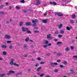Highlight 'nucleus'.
Returning a JSON list of instances; mask_svg holds the SVG:
<instances>
[{"instance_id": "nucleus-39", "label": "nucleus", "mask_w": 77, "mask_h": 77, "mask_svg": "<svg viewBox=\"0 0 77 77\" xmlns=\"http://www.w3.org/2000/svg\"><path fill=\"white\" fill-rule=\"evenodd\" d=\"M16 8L17 9H20V8L19 7H16Z\"/></svg>"}, {"instance_id": "nucleus-36", "label": "nucleus", "mask_w": 77, "mask_h": 77, "mask_svg": "<svg viewBox=\"0 0 77 77\" xmlns=\"http://www.w3.org/2000/svg\"><path fill=\"white\" fill-rule=\"evenodd\" d=\"M25 1L24 0H22L20 1V2H21V3H25Z\"/></svg>"}, {"instance_id": "nucleus-13", "label": "nucleus", "mask_w": 77, "mask_h": 77, "mask_svg": "<svg viewBox=\"0 0 77 77\" xmlns=\"http://www.w3.org/2000/svg\"><path fill=\"white\" fill-rule=\"evenodd\" d=\"M70 71L72 72V73H69V74H73L74 73V72L73 70H70Z\"/></svg>"}, {"instance_id": "nucleus-27", "label": "nucleus", "mask_w": 77, "mask_h": 77, "mask_svg": "<svg viewBox=\"0 0 77 77\" xmlns=\"http://www.w3.org/2000/svg\"><path fill=\"white\" fill-rule=\"evenodd\" d=\"M66 29L67 30H70V29L68 26H67Z\"/></svg>"}, {"instance_id": "nucleus-41", "label": "nucleus", "mask_w": 77, "mask_h": 77, "mask_svg": "<svg viewBox=\"0 0 77 77\" xmlns=\"http://www.w3.org/2000/svg\"><path fill=\"white\" fill-rule=\"evenodd\" d=\"M74 46H71L70 47V48L71 49H72V50L74 49Z\"/></svg>"}, {"instance_id": "nucleus-6", "label": "nucleus", "mask_w": 77, "mask_h": 77, "mask_svg": "<svg viewBox=\"0 0 77 77\" xmlns=\"http://www.w3.org/2000/svg\"><path fill=\"white\" fill-rule=\"evenodd\" d=\"M41 4V2L39 1H38L36 2L35 4L36 5H38L40 4Z\"/></svg>"}, {"instance_id": "nucleus-43", "label": "nucleus", "mask_w": 77, "mask_h": 77, "mask_svg": "<svg viewBox=\"0 0 77 77\" xmlns=\"http://www.w3.org/2000/svg\"><path fill=\"white\" fill-rule=\"evenodd\" d=\"M62 37V35H58V37L60 38Z\"/></svg>"}, {"instance_id": "nucleus-52", "label": "nucleus", "mask_w": 77, "mask_h": 77, "mask_svg": "<svg viewBox=\"0 0 77 77\" xmlns=\"http://www.w3.org/2000/svg\"><path fill=\"white\" fill-rule=\"evenodd\" d=\"M0 14H4V11H1L0 13Z\"/></svg>"}, {"instance_id": "nucleus-53", "label": "nucleus", "mask_w": 77, "mask_h": 77, "mask_svg": "<svg viewBox=\"0 0 77 77\" xmlns=\"http://www.w3.org/2000/svg\"><path fill=\"white\" fill-rule=\"evenodd\" d=\"M37 60H41V58L38 57V58H37Z\"/></svg>"}, {"instance_id": "nucleus-63", "label": "nucleus", "mask_w": 77, "mask_h": 77, "mask_svg": "<svg viewBox=\"0 0 77 77\" xmlns=\"http://www.w3.org/2000/svg\"><path fill=\"white\" fill-rule=\"evenodd\" d=\"M57 40H58L57 39H54V41L55 42H57Z\"/></svg>"}, {"instance_id": "nucleus-24", "label": "nucleus", "mask_w": 77, "mask_h": 77, "mask_svg": "<svg viewBox=\"0 0 77 77\" xmlns=\"http://www.w3.org/2000/svg\"><path fill=\"white\" fill-rule=\"evenodd\" d=\"M9 72H10L11 73H15V72L14 71H13L12 70H10L9 71Z\"/></svg>"}, {"instance_id": "nucleus-16", "label": "nucleus", "mask_w": 77, "mask_h": 77, "mask_svg": "<svg viewBox=\"0 0 77 77\" xmlns=\"http://www.w3.org/2000/svg\"><path fill=\"white\" fill-rule=\"evenodd\" d=\"M29 40V38L26 37V38L25 39V41L26 42H28Z\"/></svg>"}, {"instance_id": "nucleus-57", "label": "nucleus", "mask_w": 77, "mask_h": 77, "mask_svg": "<svg viewBox=\"0 0 77 77\" xmlns=\"http://www.w3.org/2000/svg\"><path fill=\"white\" fill-rule=\"evenodd\" d=\"M50 54V53H48L46 54V55H47V56H49Z\"/></svg>"}, {"instance_id": "nucleus-14", "label": "nucleus", "mask_w": 77, "mask_h": 77, "mask_svg": "<svg viewBox=\"0 0 77 77\" xmlns=\"http://www.w3.org/2000/svg\"><path fill=\"white\" fill-rule=\"evenodd\" d=\"M5 6L4 5H1L0 6V9H2Z\"/></svg>"}, {"instance_id": "nucleus-58", "label": "nucleus", "mask_w": 77, "mask_h": 77, "mask_svg": "<svg viewBox=\"0 0 77 77\" xmlns=\"http://www.w3.org/2000/svg\"><path fill=\"white\" fill-rule=\"evenodd\" d=\"M54 63L55 65H58V63Z\"/></svg>"}, {"instance_id": "nucleus-40", "label": "nucleus", "mask_w": 77, "mask_h": 77, "mask_svg": "<svg viewBox=\"0 0 77 77\" xmlns=\"http://www.w3.org/2000/svg\"><path fill=\"white\" fill-rule=\"evenodd\" d=\"M33 27H36L37 26V25L35 24H34L33 25Z\"/></svg>"}, {"instance_id": "nucleus-12", "label": "nucleus", "mask_w": 77, "mask_h": 77, "mask_svg": "<svg viewBox=\"0 0 77 77\" xmlns=\"http://www.w3.org/2000/svg\"><path fill=\"white\" fill-rule=\"evenodd\" d=\"M65 50L66 51H68L69 50V48L68 47H67L65 48Z\"/></svg>"}, {"instance_id": "nucleus-4", "label": "nucleus", "mask_w": 77, "mask_h": 77, "mask_svg": "<svg viewBox=\"0 0 77 77\" xmlns=\"http://www.w3.org/2000/svg\"><path fill=\"white\" fill-rule=\"evenodd\" d=\"M50 4L51 5H54L55 6L57 5V3L56 2H50Z\"/></svg>"}, {"instance_id": "nucleus-34", "label": "nucleus", "mask_w": 77, "mask_h": 77, "mask_svg": "<svg viewBox=\"0 0 77 77\" xmlns=\"http://www.w3.org/2000/svg\"><path fill=\"white\" fill-rule=\"evenodd\" d=\"M11 74V73L9 71L7 74V75L9 76Z\"/></svg>"}, {"instance_id": "nucleus-3", "label": "nucleus", "mask_w": 77, "mask_h": 77, "mask_svg": "<svg viewBox=\"0 0 77 77\" xmlns=\"http://www.w3.org/2000/svg\"><path fill=\"white\" fill-rule=\"evenodd\" d=\"M38 20H37L36 19H35L34 20H33L32 21V23H38Z\"/></svg>"}, {"instance_id": "nucleus-18", "label": "nucleus", "mask_w": 77, "mask_h": 77, "mask_svg": "<svg viewBox=\"0 0 77 77\" xmlns=\"http://www.w3.org/2000/svg\"><path fill=\"white\" fill-rule=\"evenodd\" d=\"M72 19H75V18L76 16L75 15H72Z\"/></svg>"}, {"instance_id": "nucleus-17", "label": "nucleus", "mask_w": 77, "mask_h": 77, "mask_svg": "<svg viewBox=\"0 0 77 77\" xmlns=\"http://www.w3.org/2000/svg\"><path fill=\"white\" fill-rule=\"evenodd\" d=\"M5 74H2L0 75V77H3L5 75Z\"/></svg>"}, {"instance_id": "nucleus-51", "label": "nucleus", "mask_w": 77, "mask_h": 77, "mask_svg": "<svg viewBox=\"0 0 77 77\" xmlns=\"http://www.w3.org/2000/svg\"><path fill=\"white\" fill-rule=\"evenodd\" d=\"M39 64L38 63H36V64H35V66L36 67H37V66H39Z\"/></svg>"}, {"instance_id": "nucleus-54", "label": "nucleus", "mask_w": 77, "mask_h": 77, "mask_svg": "<svg viewBox=\"0 0 77 77\" xmlns=\"http://www.w3.org/2000/svg\"><path fill=\"white\" fill-rule=\"evenodd\" d=\"M55 15H58V13H54Z\"/></svg>"}, {"instance_id": "nucleus-20", "label": "nucleus", "mask_w": 77, "mask_h": 77, "mask_svg": "<svg viewBox=\"0 0 77 77\" xmlns=\"http://www.w3.org/2000/svg\"><path fill=\"white\" fill-rule=\"evenodd\" d=\"M63 26V24H60L59 26V29H60L61 27H62Z\"/></svg>"}, {"instance_id": "nucleus-19", "label": "nucleus", "mask_w": 77, "mask_h": 77, "mask_svg": "<svg viewBox=\"0 0 77 77\" xmlns=\"http://www.w3.org/2000/svg\"><path fill=\"white\" fill-rule=\"evenodd\" d=\"M44 43L45 44H48V40L45 41Z\"/></svg>"}, {"instance_id": "nucleus-10", "label": "nucleus", "mask_w": 77, "mask_h": 77, "mask_svg": "<svg viewBox=\"0 0 77 77\" xmlns=\"http://www.w3.org/2000/svg\"><path fill=\"white\" fill-rule=\"evenodd\" d=\"M48 19L47 20H42L43 23H46L47 22Z\"/></svg>"}, {"instance_id": "nucleus-50", "label": "nucleus", "mask_w": 77, "mask_h": 77, "mask_svg": "<svg viewBox=\"0 0 77 77\" xmlns=\"http://www.w3.org/2000/svg\"><path fill=\"white\" fill-rule=\"evenodd\" d=\"M45 74H41L40 75V76L41 77H42Z\"/></svg>"}, {"instance_id": "nucleus-55", "label": "nucleus", "mask_w": 77, "mask_h": 77, "mask_svg": "<svg viewBox=\"0 0 77 77\" xmlns=\"http://www.w3.org/2000/svg\"><path fill=\"white\" fill-rule=\"evenodd\" d=\"M54 71L55 72H57L58 71V70L57 69H55V70H54Z\"/></svg>"}, {"instance_id": "nucleus-23", "label": "nucleus", "mask_w": 77, "mask_h": 77, "mask_svg": "<svg viewBox=\"0 0 77 77\" xmlns=\"http://www.w3.org/2000/svg\"><path fill=\"white\" fill-rule=\"evenodd\" d=\"M2 54H3L5 56H6L7 54V53L5 51L2 52Z\"/></svg>"}, {"instance_id": "nucleus-47", "label": "nucleus", "mask_w": 77, "mask_h": 77, "mask_svg": "<svg viewBox=\"0 0 77 77\" xmlns=\"http://www.w3.org/2000/svg\"><path fill=\"white\" fill-rule=\"evenodd\" d=\"M39 31H37V30L34 31V33H39Z\"/></svg>"}, {"instance_id": "nucleus-62", "label": "nucleus", "mask_w": 77, "mask_h": 77, "mask_svg": "<svg viewBox=\"0 0 77 77\" xmlns=\"http://www.w3.org/2000/svg\"><path fill=\"white\" fill-rule=\"evenodd\" d=\"M12 7L11 6L9 7V9H10V10L11 9H12Z\"/></svg>"}, {"instance_id": "nucleus-49", "label": "nucleus", "mask_w": 77, "mask_h": 77, "mask_svg": "<svg viewBox=\"0 0 77 77\" xmlns=\"http://www.w3.org/2000/svg\"><path fill=\"white\" fill-rule=\"evenodd\" d=\"M28 56V55L26 54V55H24V57H26Z\"/></svg>"}, {"instance_id": "nucleus-7", "label": "nucleus", "mask_w": 77, "mask_h": 77, "mask_svg": "<svg viewBox=\"0 0 77 77\" xmlns=\"http://www.w3.org/2000/svg\"><path fill=\"white\" fill-rule=\"evenodd\" d=\"M63 15V14L62 13L59 12L58 13L57 16L59 17H62Z\"/></svg>"}, {"instance_id": "nucleus-42", "label": "nucleus", "mask_w": 77, "mask_h": 77, "mask_svg": "<svg viewBox=\"0 0 77 77\" xmlns=\"http://www.w3.org/2000/svg\"><path fill=\"white\" fill-rule=\"evenodd\" d=\"M59 66L61 68H63L64 67L63 66V65H60Z\"/></svg>"}, {"instance_id": "nucleus-25", "label": "nucleus", "mask_w": 77, "mask_h": 77, "mask_svg": "<svg viewBox=\"0 0 77 77\" xmlns=\"http://www.w3.org/2000/svg\"><path fill=\"white\" fill-rule=\"evenodd\" d=\"M27 32L28 33H31L32 32L30 30H27Z\"/></svg>"}, {"instance_id": "nucleus-37", "label": "nucleus", "mask_w": 77, "mask_h": 77, "mask_svg": "<svg viewBox=\"0 0 77 77\" xmlns=\"http://www.w3.org/2000/svg\"><path fill=\"white\" fill-rule=\"evenodd\" d=\"M38 29V27H35L34 28H33V30H35Z\"/></svg>"}, {"instance_id": "nucleus-9", "label": "nucleus", "mask_w": 77, "mask_h": 77, "mask_svg": "<svg viewBox=\"0 0 77 77\" xmlns=\"http://www.w3.org/2000/svg\"><path fill=\"white\" fill-rule=\"evenodd\" d=\"M42 68V66H40V67H38L37 69V71H38V72H39L40 71V70H41Z\"/></svg>"}, {"instance_id": "nucleus-11", "label": "nucleus", "mask_w": 77, "mask_h": 77, "mask_svg": "<svg viewBox=\"0 0 77 77\" xmlns=\"http://www.w3.org/2000/svg\"><path fill=\"white\" fill-rule=\"evenodd\" d=\"M51 37V34H48L47 36V38L48 39L49 38Z\"/></svg>"}, {"instance_id": "nucleus-60", "label": "nucleus", "mask_w": 77, "mask_h": 77, "mask_svg": "<svg viewBox=\"0 0 77 77\" xmlns=\"http://www.w3.org/2000/svg\"><path fill=\"white\" fill-rule=\"evenodd\" d=\"M9 21H6V24H9Z\"/></svg>"}, {"instance_id": "nucleus-46", "label": "nucleus", "mask_w": 77, "mask_h": 77, "mask_svg": "<svg viewBox=\"0 0 77 77\" xmlns=\"http://www.w3.org/2000/svg\"><path fill=\"white\" fill-rule=\"evenodd\" d=\"M23 74L21 72H20V73H18L17 74L20 75H22V74Z\"/></svg>"}, {"instance_id": "nucleus-59", "label": "nucleus", "mask_w": 77, "mask_h": 77, "mask_svg": "<svg viewBox=\"0 0 77 77\" xmlns=\"http://www.w3.org/2000/svg\"><path fill=\"white\" fill-rule=\"evenodd\" d=\"M5 4L7 5H9V3L8 2H6L5 3Z\"/></svg>"}, {"instance_id": "nucleus-48", "label": "nucleus", "mask_w": 77, "mask_h": 77, "mask_svg": "<svg viewBox=\"0 0 77 77\" xmlns=\"http://www.w3.org/2000/svg\"><path fill=\"white\" fill-rule=\"evenodd\" d=\"M43 47L44 48H46L47 47H48L47 45H45L43 46Z\"/></svg>"}, {"instance_id": "nucleus-33", "label": "nucleus", "mask_w": 77, "mask_h": 77, "mask_svg": "<svg viewBox=\"0 0 77 77\" xmlns=\"http://www.w3.org/2000/svg\"><path fill=\"white\" fill-rule=\"evenodd\" d=\"M54 33L56 34H58L59 33V32L58 31H55Z\"/></svg>"}, {"instance_id": "nucleus-5", "label": "nucleus", "mask_w": 77, "mask_h": 77, "mask_svg": "<svg viewBox=\"0 0 77 77\" xmlns=\"http://www.w3.org/2000/svg\"><path fill=\"white\" fill-rule=\"evenodd\" d=\"M26 24L27 26H31L32 23L31 22H26Z\"/></svg>"}, {"instance_id": "nucleus-29", "label": "nucleus", "mask_w": 77, "mask_h": 77, "mask_svg": "<svg viewBox=\"0 0 77 77\" xmlns=\"http://www.w3.org/2000/svg\"><path fill=\"white\" fill-rule=\"evenodd\" d=\"M62 42H58L57 43V45H58L59 44H62Z\"/></svg>"}, {"instance_id": "nucleus-32", "label": "nucleus", "mask_w": 77, "mask_h": 77, "mask_svg": "<svg viewBox=\"0 0 77 77\" xmlns=\"http://www.w3.org/2000/svg\"><path fill=\"white\" fill-rule=\"evenodd\" d=\"M14 65H15L16 66H17L18 67L19 66V65L18 64H17L16 63H14Z\"/></svg>"}, {"instance_id": "nucleus-56", "label": "nucleus", "mask_w": 77, "mask_h": 77, "mask_svg": "<svg viewBox=\"0 0 77 77\" xmlns=\"http://www.w3.org/2000/svg\"><path fill=\"white\" fill-rule=\"evenodd\" d=\"M27 11V10H24L23 11V12H24V13H25V12H26Z\"/></svg>"}, {"instance_id": "nucleus-30", "label": "nucleus", "mask_w": 77, "mask_h": 77, "mask_svg": "<svg viewBox=\"0 0 77 77\" xmlns=\"http://www.w3.org/2000/svg\"><path fill=\"white\" fill-rule=\"evenodd\" d=\"M63 63L64 65H66L67 64V62L66 61H64L63 62Z\"/></svg>"}, {"instance_id": "nucleus-8", "label": "nucleus", "mask_w": 77, "mask_h": 77, "mask_svg": "<svg viewBox=\"0 0 77 77\" xmlns=\"http://www.w3.org/2000/svg\"><path fill=\"white\" fill-rule=\"evenodd\" d=\"M11 61L10 63L11 65H13V64L14 63L13 59H11Z\"/></svg>"}, {"instance_id": "nucleus-21", "label": "nucleus", "mask_w": 77, "mask_h": 77, "mask_svg": "<svg viewBox=\"0 0 77 77\" xmlns=\"http://www.w3.org/2000/svg\"><path fill=\"white\" fill-rule=\"evenodd\" d=\"M19 24H20V26H23V23L22 22H20Z\"/></svg>"}, {"instance_id": "nucleus-15", "label": "nucleus", "mask_w": 77, "mask_h": 77, "mask_svg": "<svg viewBox=\"0 0 77 77\" xmlns=\"http://www.w3.org/2000/svg\"><path fill=\"white\" fill-rule=\"evenodd\" d=\"M50 64L52 65V66L53 67H54V63H52V62H51L50 63Z\"/></svg>"}, {"instance_id": "nucleus-2", "label": "nucleus", "mask_w": 77, "mask_h": 77, "mask_svg": "<svg viewBox=\"0 0 77 77\" xmlns=\"http://www.w3.org/2000/svg\"><path fill=\"white\" fill-rule=\"evenodd\" d=\"M5 38L7 39H10L11 37V36L9 35H5Z\"/></svg>"}, {"instance_id": "nucleus-38", "label": "nucleus", "mask_w": 77, "mask_h": 77, "mask_svg": "<svg viewBox=\"0 0 77 77\" xmlns=\"http://www.w3.org/2000/svg\"><path fill=\"white\" fill-rule=\"evenodd\" d=\"M73 57L75 58L76 59H77V56H73Z\"/></svg>"}, {"instance_id": "nucleus-45", "label": "nucleus", "mask_w": 77, "mask_h": 77, "mask_svg": "<svg viewBox=\"0 0 77 77\" xmlns=\"http://www.w3.org/2000/svg\"><path fill=\"white\" fill-rule=\"evenodd\" d=\"M45 63V62H40V64H44Z\"/></svg>"}, {"instance_id": "nucleus-61", "label": "nucleus", "mask_w": 77, "mask_h": 77, "mask_svg": "<svg viewBox=\"0 0 77 77\" xmlns=\"http://www.w3.org/2000/svg\"><path fill=\"white\" fill-rule=\"evenodd\" d=\"M11 42V41H7V42L8 43H10Z\"/></svg>"}, {"instance_id": "nucleus-1", "label": "nucleus", "mask_w": 77, "mask_h": 77, "mask_svg": "<svg viewBox=\"0 0 77 77\" xmlns=\"http://www.w3.org/2000/svg\"><path fill=\"white\" fill-rule=\"evenodd\" d=\"M21 29L22 30V31L23 32H25L26 31V30H29V28H25L23 26H22V27Z\"/></svg>"}, {"instance_id": "nucleus-44", "label": "nucleus", "mask_w": 77, "mask_h": 77, "mask_svg": "<svg viewBox=\"0 0 77 77\" xmlns=\"http://www.w3.org/2000/svg\"><path fill=\"white\" fill-rule=\"evenodd\" d=\"M57 62H58V63H60L61 62V61L60 60H58L57 61Z\"/></svg>"}, {"instance_id": "nucleus-28", "label": "nucleus", "mask_w": 77, "mask_h": 77, "mask_svg": "<svg viewBox=\"0 0 77 77\" xmlns=\"http://www.w3.org/2000/svg\"><path fill=\"white\" fill-rule=\"evenodd\" d=\"M60 33L61 34L64 33V31L62 30H60Z\"/></svg>"}, {"instance_id": "nucleus-31", "label": "nucleus", "mask_w": 77, "mask_h": 77, "mask_svg": "<svg viewBox=\"0 0 77 77\" xmlns=\"http://www.w3.org/2000/svg\"><path fill=\"white\" fill-rule=\"evenodd\" d=\"M70 22L71 23H74V22L73 20H72L70 21Z\"/></svg>"}, {"instance_id": "nucleus-26", "label": "nucleus", "mask_w": 77, "mask_h": 77, "mask_svg": "<svg viewBox=\"0 0 77 77\" xmlns=\"http://www.w3.org/2000/svg\"><path fill=\"white\" fill-rule=\"evenodd\" d=\"M62 55V54L61 53H58L57 54V55L58 56H60Z\"/></svg>"}, {"instance_id": "nucleus-64", "label": "nucleus", "mask_w": 77, "mask_h": 77, "mask_svg": "<svg viewBox=\"0 0 77 77\" xmlns=\"http://www.w3.org/2000/svg\"><path fill=\"white\" fill-rule=\"evenodd\" d=\"M12 48V46H10V47H9V48Z\"/></svg>"}, {"instance_id": "nucleus-35", "label": "nucleus", "mask_w": 77, "mask_h": 77, "mask_svg": "<svg viewBox=\"0 0 77 77\" xmlns=\"http://www.w3.org/2000/svg\"><path fill=\"white\" fill-rule=\"evenodd\" d=\"M27 45L26 44L24 45L23 47L24 48H26L27 47Z\"/></svg>"}, {"instance_id": "nucleus-22", "label": "nucleus", "mask_w": 77, "mask_h": 77, "mask_svg": "<svg viewBox=\"0 0 77 77\" xmlns=\"http://www.w3.org/2000/svg\"><path fill=\"white\" fill-rule=\"evenodd\" d=\"M2 47L3 48H7V46L5 45H2Z\"/></svg>"}]
</instances>
